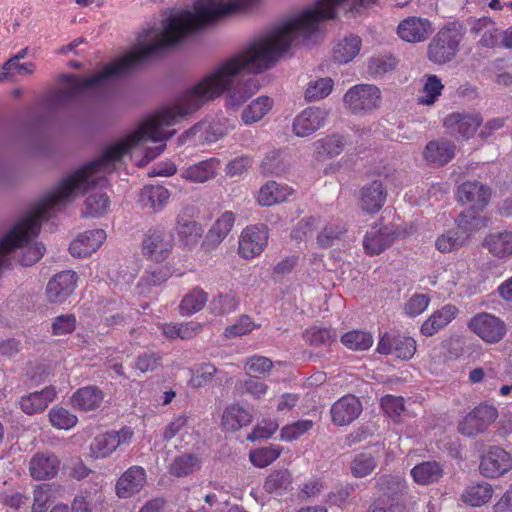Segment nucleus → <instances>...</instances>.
Instances as JSON below:
<instances>
[{"mask_svg": "<svg viewBox=\"0 0 512 512\" xmlns=\"http://www.w3.org/2000/svg\"><path fill=\"white\" fill-rule=\"evenodd\" d=\"M379 0H317L300 13L272 27L255 38L242 52L221 63L192 87L182 93L173 106L144 120L139 127L119 142L107 147L100 157L86 163L40 199V223L50 218L55 210L70 203L77 195L102 181L101 173H110L115 163L141 141L159 143L145 150L140 165L144 166L160 155L165 141L176 130L166 131L193 114L206 103L227 91L226 105L241 106L259 89L254 78H243V73H261L272 68L289 48L302 43L319 30L322 23L339 15L357 17L364 14Z\"/></svg>", "mask_w": 512, "mask_h": 512, "instance_id": "f257e3e1", "label": "nucleus"}, {"mask_svg": "<svg viewBox=\"0 0 512 512\" xmlns=\"http://www.w3.org/2000/svg\"><path fill=\"white\" fill-rule=\"evenodd\" d=\"M257 1L196 0L194 11L178 12L165 19L160 26L142 31L136 48L101 72L88 78L61 75V81L68 85L66 88L53 91L48 97V103L55 107L64 106L86 92L105 88L110 78L129 73L152 55L179 44L191 32L208 26L228 14L250 9Z\"/></svg>", "mask_w": 512, "mask_h": 512, "instance_id": "f03ea898", "label": "nucleus"}, {"mask_svg": "<svg viewBox=\"0 0 512 512\" xmlns=\"http://www.w3.org/2000/svg\"><path fill=\"white\" fill-rule=\"evenodd\" d=\"M381 100L380 89L372 84L354 85L343 96L346 109L355 115H366L377 110Z\"/></svg>", "mask_w": 512, "mask_h": 512, "instance_id": "7ed1b4c3", "label": "nucleus"}, {"mask_svg": "<svg viewBox=\"0 0 512 512\" xmlns=\"http://www.w3.org/2000/svg\"><path fill=\"white\" fill-rule=\"evenodd\" d=\"M461 40L462 35L455 27L440 29L428 45V59L439 65L450 62L459 51Z\"/></svg>", "mask_w": 512, "mask_h": 512, "instance_id": "20e7f679", "label": "nucleus"}, {"mask_svg": "<svg viewBox=\"0 0 512 512\" xmlns=\"http://www.w3.org/2000/svg\"><path fill=\"white\" fill-rule=\"evenodd\" d=\"M469 329L484 342H500L506 335V324L490 313H478L468 322Z\"/></svg>", "mask_w": 512, "mask_h": 512, "instance_id": "39448f33", "label": "nucleus"}, {"mask_svg": "<svg viewBox=\"0 0 512 512\" xmlns=\"http://www.w3.org/2000/svg\"><path fill=\"white\" fill-rule=\"evenodd\" d=\"M498 417L497 409L488 404H481L468 413L458 424V431L464 436H475L484 432Z\"/></svg>", "mask_w": 512, "mask_h": 512, "instance_id": "423d86ee", "label": "nucleus"}, {"mask_svg": "<svg viewBox=\"0 0 512 512\" xmlns=\"http://www.w3.org/2000/svg\"><path fill=\"white\" fill-rule=\"evenodd\" d=\"M512 469V456L498 446H492L482 455L479 470L484 477L496 478Z\"/></svg>", "mask_w": 512, "mask_h": 512, "instance_id": "0eeeda50", "label": "nucleus"}, {"mask_svg": "<svg viewBox=\"0 0 512 512\" xmlns=\"http://www.w3.org/2000/svg\"><path fill=\"white\" fill-rule=\"evenodd\" d=\"M330 110L312 106L304 109L293 120V133L298 137H307L324 126Z\"/></svg>", "mask_w": 512, "mask_h": 512, "instance_id": "6e6552de", "label": "nucleus"}, {"mask_svg": "<svg viewBox=\"0 0 512 512\" xmlns=\"http://www.w3.org/2000/svg\"><path fill=\"white\" fill-rule=\"evenodd\" d=\"M268 242V232L264 225H251L246 227L240 236L239 254L251 259L260 255Z\"/></svg>", "mask_w": 512, "mask_h": 512, "instance_id": "1a4fd4ad", "label": "nucleus"}, {"mask_svg": "<svg viewBox=\"0 0 512 512\" xmlns=\"http://www.w3.org/2000/svg\"><path fill=\"white\" fill-rule=\"evenodd\" d=\"M456 195L463 205H469L472 210L482 211L490 200L491 190L480 181H465L458 186Z\"/></svg>", "mask_w": 512, "mask_h": 512, "instance_id": "9d476101", "label": "nucleus"}, {"mask_svg": "<svg viewBox=\"0 0 512 512\" xmlns=\"http://www.w3.org/2000/svg\"><path fill=\"white\" fill-rule=\"evenodd\" d=\"M482 121L478 113L454 112L444 119V126L455 138L469 139L476 133Z\"/></svg>", "mask_w": 512, "mask_h": 512, "instance_id": "9b49d317", "label": "nucleus"}, {"mask_svg": "<svg viewBox=\"0 0 512 512\" xmlns=\"http://www.w3.org/2000/svg\"><path fill=\"white\" fill-rule=\"evenodd\" d=\"M387 189L381 180H373L358 191V205L364 212L375 214L384 206Z\"/></svg>", "mask_w": 512, "mask_h": 512, "instance_id": "f8f14e48", "label": "nucleus"}, {"mask_svg": "<svg viewBox=\"0 0 512 512\" xmlns=\"http://www.w3.org/2000/svg\"><path fill=\"white\" fill-rule=\"evenodd\" d=\"M77 275L73 271H62L51 278L46 286L48 300L52 303L65 302L74 292Z\"/></svg>", "mask_w": 512, "mask_h": 512, "instance_id": "ddd939ff", "label": "nucleus"}, {"mask_svg": "<svg viewBox=\"0 0 512 512\" xmlns=\"http://www.w3.org/2000/svg\"><path fill=\"white\" fill-rule=\"evenodd\" d=\"M173 241L171 236L162 230H149L143 240V251L152 260L161 262L171 253Z\"/></svg>", "mask_w": 512, "mask_h": 512, "instance_id": "4468645a", "label": "nucleus"}, {"mask_svg": "<svg viewBox=\"0 0 512 512\" xmlns=\"http://www.w3.org/2000/svg\"><path fill=\"white\" fill-rule=\"evenodd\" d=\"M433 32L431 22L425 18L411 16L401 21L397 27L399 37L410 43L426 40Z\"/></svg>", "mask_w": 512, "mask_h": 512, "instance_id": "2eb2a0df", "label": "nucleus"}, {"mask_svg": "<svg viewBox=\"0 0 512 512\" xmlns=\"http://www.w3.org/2000/svg\"><path fill=\"white\" fill-rule=\"evenodd\" d=\"M146 484V471L141 466H132L117 480L115 490L119 498H130L139 493Z\"/></svg>", "mask_w": 512, "mask_h": 512, "instance_id": "dca6fc26", "label": "nucleus"}, {"mask_svg": "<svg viewBox=\"0 0 512 512\" xmlns=\"http://www.w3.org/2000/svg\"><path fill=\"white\" fill-rule=\"evenodd\" d=\"M362 412V404L354 395H346L337 400L331 407L334 424L345 426L352 423Z\"/></svg>", "mask_w": 512, "mask_h": 512, "instance_id": "f3484780", "label": "nucleus"}, {"mask_svg": "<svg viewBox=\"0 0 512 512\" xmlns=\"http://www.w3.org/2000/svg\"><path fill=\"white\" fill-rule=\"evenodd\" d=\"M397 236L398 233L393 226L376 225L367 232L363 241L364 249L371 255L380 254L391 245Z\"/></svg>", "mask_w": 512, "mask_h": 512, "instance_id": "a211bd4d", "label": "nucleus"}, {"mask_svg": "<svg viewBox=\"0 0 512 512\" xmlns=\"http://www.w3.org/2000/svg\"><path fill=\"white\" fill-rule=\"evenodd\" d=\"M106 232L103 229H95L80 234L69 246L72 256L77 258L90 256L105 241Z\"/></svg>", "mask_w": 512, "mask_h": 512, "instance_id": "6ab92c4d", "label": "nucleus"}, {"mask_svg": "<svg viewBox=\"0 0 512 512\" xmlns=\"http://www.w3.org/2000/svg\"><path fill=\"white\" fill-rule=\"evenodd\" d=\"M235 215L231 211H225L213 224L206 234L202 243L205 251H210L218 247L228 236L235 223Z\"/></svg>", "mask_w": 512, "mask_h": 512, "instance_id": "aec40b11", "label": "nucleus"}, {"mask_svg": "<svg viewBox=\"0 0 512 512\" xmlns=\"http://www.w3.org/2000/svg\"><path fill=\"white\" fill-rule=\"evenodd\" d=\"M60 468V460L51 453H37L29 463V472L36 480H46L55 477Z\"/></svg>", "mask_w": 512, "mask_h": 512, "instance_id": "412c9836", "label": "nucleus"}, {"mask_svg": "<svg viewBox=\"0 0 512 512\" xmlns=\"http://www.w3.org/2000/svg\"><path fill=\"white\" fill-rule=\"evenodd\" d=\"M219 165V159L209 158L184 168L181 177L192 183H205L216 177Z\"/></svg>", "mask_w": 512, "mask_h": 512, "instance_id": "4be33fe9", "label": "nucleus"}, {"mask_svg": "<svg viewBox=\"0 0 512 512\" xmlns=\"http://www.w3.org/2000/svg\"><path fill=\"white\" fill-rule=\"evenodd\" d=\"M459 310L455 305L447 304L435 311L421 326V333L425 336H432L440 329L448 325L458 314Z\"/></svg>", "mask_w": 512, "mask_h": 512, "instance_id": "5701e85b", "label": "nucleus"}, {"mask_svg": "<svg viewBox=\"0 0 512 512\" xmlns=\"http://www.w3.org/2000/svg\"><path fill=\"white\" fill-rule=\"evenodd\" d=\"M253 420V415L248 408L240 404L228 406L222 415V426L227 431H237L244 426L249 425Z\"/></svg>", "mask_w": 512, "mask_h": 512, "instance_id": "b1692460", "label": "nucleus"}, {"mask_svg": "<svg viewBox=\"0 0 512 512\" xmlns=\"http://www.w3.org/2000/svg\"><path fill=\"white\" fill-rule=\"evenodd\" d=\"M56 396L54 387H46L41 391L30 393L21 398L20 406L24 413L32 415L42 412Z\"/></svg>", "mask_w": 512, "mask_h": 512, "instance_id": "393cba45", "label": "nucleus"}, {"mask_svg": "<svg viewBox=\"0 0 512 512\" xmlns=\"http://www.w3.org/2000/svg\"><path fill=\"white\" fill-rule=\"evenodd\" d=\"M169 191L160 185L144 186L139 195V202L143 208L158 212L167 204Z\"/></svg>", "mask_w": 512, "mask_h": 512, "instance_id": "a878e982", "label": "nucleus"}, {"mask_svg": "<svg viewBox=\"0 0 512 512\" xmlns=\"http://www.w3.org/2000/svg\"><path fill=\"white\" fill-rule=\"evenodd\" d=\"M103 399V392L98 387L91 385L78 389L73 394L71 402L73 407L79 410L92 411L100 407Z\"/></svg>", "mask_w": 512, "mask_h": 512, "instance_id": "bb28decb", "label": "nucleus"}, {"mask_svg": "<svg viewBox=\"0 0 512 512\" xmlns=\"http://www.w3.org/2000/svg\"><path fill=\"white\" fill-rule=\"evenodd\" d=\"M292 194V189L276 181L266 182L258 192V203L261 206H272L284 202Z\"/></svg>", "mask_w": 512, "mask_h": 512, "instance_id": "cd10ccee", "label": "nucleus"}, {"mask_svg": "<svg viewBox=\"0 0 512 512\" xmlns=\"http://www.w3.org/2000/svg\"><path fill=\"white\" fill-rule=\"evenodd\" d=\"M444 474L441 464L437 461H424L411 470L413 480L419 485H430L438 482Z\"/></svg>", "mask_w": 512, "mask_h": 512, "instance_id": "c85d7f7f", "label": "nucleus"}, {"mask_svg": "<svg viewBox=\"0 0 512 512\" xmlns=\"http://www.w3.org/2000/svg\"><path fill=\"white\" fill-rule=\"evenodd\" d=\"M484 247L498 258H505L512 255V232H493L485 237Z\"/></svg>", "mask_w": 512, "mask_h": 512, "instance_id": "c756f323", "label": "nucleus"}, {"mask_svg": "<svg viewBox=\"0 0 512 512\" xmlns=\"http://www.w3.org/2000/svg\"><path fill=\"white\" fill-rule=\"evenodd\" d=\"M492 496V486L487 482H479L467 486L461 495V499L471 507H481L487 504Z\"/></svg>", "mask_w": 512, "mask_h": 512, "instance_id": "7c9ffc66", "label": "nucleus"}, {"mask_svg": "<svg viewBox=\"0 0 512 512\" xmlns=\"http://www.w3.org/2000/svg\"><path fill=\"white\" fill-rule=\"evenodd\" d=\"M455 154V145L449 141H430L425 147L426 160L442 166L448 163Z\"/></svg>", "mask_w": 512, "mask_h": 512, "instance_id": "2f4dec72", "label": "nucleus"}, {"mask_svg": "<svg viewBox=\"0 0 512 512\" xmlns=\"http://www.w3.org/2000/svg\"><path fill=\"white\" fill-rule=\"evenodd\" d=\"M175 231L179 241L186 247L196 245L203 232L199 223L181 215L177 216Z\"/></svg>", "mask_w": 512, "mask_h": 512, "instance_id": "473e14b6", "label": "nucleus"}, {"mask_svg": "<svg viewBox=\"0 0 512 512\" xmlns=\"http://www.w3.org/2000/svg\"><path fill=\"white\" fill-rule=\"evenodd\" d=\"M273 99L268 96H260L253 100L241 114V119L246 125L260 121L273 107Z\"/></svg>", "mask_w": 512, "mask_h": 512, "instance_id": "72a5a7b5", "label": "nucleus"}, {"mask_svg": "<svg viewBox=\"0 0 512 512\" xmlns=\"http://www.w3.org/2000/svg\"><path fill=\"white\" fill-rule=\"evenodd\" d=\"M361 48V39L351 35L340 40L333 48V58L340 64H345L354 59Z\"/></svg>", "mask_w": 512, "mask_h": 512, "instance_id": "f704fd0d", "label": "nucleus"}, {"mask_svg": "<svg viewBox=\"0 0 512 512\" xmlns=\"http://www.w3.org/2000/svg\"><path fill=\"white\" fill-rule=\"evenodd\" d=\"M292 484L291 473L287 469L272 471L264 481V490L269 494L283 495Z\"/></svg>", "mask_w": 512, "mask_h": 512, "instance_id": "c9c22d12", "label": "nucleus"}, {"mask_svg": "<svg viewBox=\"0 0 512 512\" xmlns=\"http://www.w3.org/2000/svg\"><path fill=\"white\" fill-rule=\"evenodd\" d=\"M235 389L239 394H247L254 400L264 399L269 392V386L256 375H250L245 379L238 380L235 384Z\"/></svg>", "mask_w": 512, "mask_h": 512, "instance_id": "e433bc0d", "label": "nucleus"}, {"mask_svg": "<svg viewBox=\"0 0 512 512\" xmlns=\"http://www.w3.org/2000/svg\"><path fill=\"white\" fill-rule=\"evenodd\" d=\"M478 212L477 210L470 209L462 212L458 217L457 230L467 236V241L473 232L487 226V218L480 216Z\"/></svg>", "mask_w": 512, "mask_h": 512, "instance_id": "4c0bfd02", "label": "nucleus"}, {"mask_svg": "<svg viewBox=\"0 0 512 512\" xmlns=\"http://www.w3.org/2000/svg\"><path fill=\"white\" fill-rule=\"evenodd\" d=\"M238 305L237 293L229 290L214 296L210 302V309L213 314L223 316L236 311Z\"/></svg>", "mask_w": 512, "mask_h": 512, "instance_id": "58836bf2", "label": "nucleus"}, {"mask_svg": "<svg viewBox=\"0 0 512 512\" xmlns=\"http://www.w3.org/2000/svg\"><path fill=\"white\" fill-rule=\"evenodd\" d=\"M201 328L202 325L197 322L170 323L162 326V332L164 336L169 339L180 338L182 340H188L197 336Z\"/></svg>", "mask_w": 512, "mask_h": 512, "instance_id": "ea45409f", "label": "nucleus"}, {"mask_svg": "<svg viewBox=\"0 0 512 512\" xmlns=\"http://www.w3.org/2000/svg\"><path fill=\"white\" fill-rule=\"evenodd\" d=\"M207 301L208 294L200 288H194L183 297L179 305L180 313L189 316L199 312L204 308Z\"/></svg>", "mask_w": 512, "mask_h": 512, "instance_id": "a19ab883", "label": "nucleus"}, {"mask_svg": "<svg viewBox=\"0 0 512 512\" xmlns=\"http://www.w3.org/2000/svg\"><path fill=\"white\" fill-rule=\"evenodd\" d=\"M346 138L341 134H332L316 142L317 154L322 157L333 158L342 153Z\"/></svg>", "mask_w": 512, "mask_h": 512, "instance_id": "79ce46f5", "label": "nucleus"}, {"mask_svg": "<svg viewBox=\"0 0 512 512\" xmlns=\"http://www.w3.org/2000/svg\"><path fill=\"white\" fill-rule=\"evenodd\" d=\"M119 445L120 440L118 435L107 432L94 438L90 450L94 457L104 458L110 455Z\"/></svg>", "mask_w": 512, "mask_h": 512, "instance_id": "37998d69", "label": "nucleus"}, {"mask_svg": "<svg viewBox=\"0 0 512 512\" xmlns=\"http://www.w3.org/2000/svg\"><path fill=\"white\" fill-rule=\"evenodd\" d=\"M377 458L370 452L357 454L350 464L351 473L356 478H363L377 467Z\"/></svg>", "mask_w": 512, "mask_h": 512, "instance_id": "c03bdc74", "label": "nucleus"}, {"mask_svg": "<svg viewBox=\"0 0 512 512\" xmlns=\"http://www.w3.org/2000/svg\"><path fill=\"white\" fill-rule=\"evenodd\" d=\"M200 468L199 459L192 454L176 457L169 467V472L175 477H186Z\"/></svg>", "mask_w": 512, "mask_h": 512, "instance_id": "a18cd8bd", "label": "nucleus"}, {"mask_svg": "<svg viewBox=\"0 0 512 512\" xmlns=\"http://www.w3.org/2000/svg\"><path fill=\"white\" fill-rule=\"evenodd\" d=\"M347 232L345 224L340 222L328 223L317 236V243L322 248L333 246L336 241L341 240Z\"/></svg>", "mask_w": 512, "mask_h": 512, "instance_id": "49530a36", "label": "nucleus"}, {"mask_svg": "<svg viewBox=\"0 0 512 512\" xmlns=\"http://www.w3.org/2000/svg\"><path fill=\"white\" fill-rule=\"evenodd\" d=\"M467 236L465 234H461L457 229L450 230L442 235H440L436 242V248L438 251L442 253H449L454 250H458L464 245L467 244Z\"/></svg>", "mask_w": 512, "mask_h": 512, "instance_id": "de8ad7c7", "label": "nucleus"}, {"mask_svg": "<svg viewBox=\"0 0 512 512\" xmlns=\"http://www.w3.org/2000/svg\"><path fill=\"white\" fill-rule=\"evenodd\" d=\"M83 217H99L108 211L110 200L104 193H93L85 200Z\"/></svg>", "mask_w": 512, "mask_h": 512, "instance_id": "09e8293b", "label": "nucleus"}, {"mask_svg": "<svg viewBox=\"0 0 512 512\" xmlns=\"http://www.w3.org/2000/svg\"><path fill=\"white\" fill-rule=\"evenodd\" d=\"M341 342L351 350L362 351L367 350L372 346L373 337L368 332L353 330L345 333L341 337Z\"/></svg>", "mask_w": 512, "mask_h": 512, "instance_id": "8fccbe9b", "label": "nucleus"}, {"mask_svg": "<svg viewBox=\"0 0 512 512\" xmlns=\"http://www.w3.org/2000/svg\"><path fill=\"white\" fill-rule=\"evenodd\" d=\"M333 85L334 82L330 77L311 81L306 88L305 99L310 102L319 101L331 93Z\"/></svg>", "mask_w": 512, "mask_h": 512, "instance_id": "3c124183", "label": "nucleus"}, {"mask_svg": "<svg viewBox=\"0 0 512 512\" xmlns=\"http://www.w3.org/2000/svg\"><path fill=\"white\" fill-rule=\"evenodd\" d=\"M192 376L189 385L193 388L206 386L213 380L217 368L211 363H203L191 370Z\"/></svg>", "mask_w": 512, "mask_h": 512, "instance_id": "603ef678", "label": "nucleus"}, {"mask_svg": "<svg viewBox=\"0 0 512 512\" xmlns=\"http://www.w3.org/2000/svg\"><path fill=\"white\" fill-rule=\"evenodd\" d=\"M51 425L57 429L68 430L77 423V417L63 407H55L48 414Z\"/></svg>", "mask_w": 512, "mask_h": 512, "instance_id": "864d4df0", "label": "nucleus"}, {"mask_svg": "<svg viewBox=\"0 0 512 512\" xmlns=\"http://www.w3.org/2000/svg\"><path fill=\"white\" fill-rule=\"evenodd\" d=\"M282 449L278 446H270L257 449L250 453L251 463L259 468H264L274 462L281 454Z\"/></svg>", "mask_w": 512, "mask_h": 512, "instance_id": "5fc2aeb1", "label": "nucleus"}, {"mask_svg": "<svg viewBox=\"0 0 512 512\" xmlns=\"http://www.w3.org/2000/svg\"><path fill=\"white\" fill-rule=\"evenodd\" d=\"M273 361L265 356L254 355L248 357L244 364V370L248 376L250 375H263L266 376L272 370Z\"/></svg>", "mask_w": 512, "mask_h": 512, "instance_id": "6e6d98bb", "label": "nucleus"}, {"mask_svg": "<svg viewBox=\"0 0 512 512\" xmlns=\"http://www.w3.org/2000/svg\"><path fill=\"white\" fill-rule=\"evenodd\" d=\"M416 352V341L409 336H394L393 352L396 357L403 360L411 359Z\"/></svg>", "mask_w": 512, "mask_h": 512, "instance_id": "4d7b16f0", "label": "nucleus"}, {"mask_svg": "<svg viewBox=\"0 0 512 512\" xmlns=\"http://www.w3.org/2000/svg\"><path fill=\"white\" fill-rule=\"evenodd\" d=\"M443 87L441 80L436 75L428 76L423 87V95L419 98V102L427 105L433 104L436 98L441 94Z\"/></svg>", "mask_w": 512, "mask_h": 512, "instance_id": "13d9d810", "label": "nucleus"}, {"mask_svg": "<svg viewBox=\"0 0 512 512\" xmlns=\"http://www.w3.org/2000/svg\"><path fill=\"white\" fill-rule=\"evenodd\" d=\"M312 420H299L281 429L280 437L285 441H293L313 428Z\"/></svg>", "mask_w": 512, "mask_h": 512, "instance_id": "bf43d9fd", "label": "nucleus"}, {"mask_svg": "<svg viewBox=\"0 0 512 512\" xmlns=\"http://www.w3.org/2000/svg\"><path fill=\"white\" fill-rule=\"evenodd\" d=\"M305 339L314 347L328 346L334 341L330 329L312 327L305 332Z\"/></svg>", "mask_w": 512, "mask_h": 512, "instance_id": "052dcab7", "label": "nucleus"}, {"mask_svg": "<svg viewBox=\"0 0 512 512\" xmlns=\"http://www.w3.org/2000/svg\"><path fill=\"white\" fill-rule=\"evenodd\" d=\"M190 427L188 425V417L185 415H179L170 421L163 432V439L165 441H171L176 436H183L188 433Z\"/></svg>", "mask_w": 512, "mask_h": 512, "instance_id": "680f3d73", "label": "nucleus"}, {"mask_svg": "<svg viewBox=\"0 0 512 512\" xmlns=\"http://www.w3.org/2000/svg\"><path fill=\"white\" fill-rule=\"evenodd\" d=\"M256 327L257 325L252 322L249 316L242 315L234 324L226 327L224 335L226 338L240 337L250 333Z\"/></svg>", "mask_w": 512, "mask_h": 512, "instance_id": "e2e57ef3", "label": "nucleus"}, {"mask_svg": "<svg viewBox=\"0 0 512 512\" xmlns=\"http://www.w3.org/2000/svg\"><path fill=\"white\" fill-rule=\"evenodd\" d=\"M404 480L399 476L382 475L377 480V487L388 497L401 492L404 489Z\"/></svg>", "mask_w": 512, "mask_h": 512, "instance_id": "0e129e2a", "label": "nucleus"}, {"mask_svg": "<svg viewBox=\"0 0 512 512\" xmlns=\"http://www.w3.org/2000/svg\"><path fill=\"white\" fill-rule=\"evenodd\" d=\"M318 224L319 219L317 217H305L298 222L297 226L292 231L291 236L296 240H304L311 237L317 229Z\"/></svg>", "mask_w": 512, "mask_h": 512, "instance_id": "69168bd1", "label": "nucleus"}, {"mask_svg": "<svg viewBox=\"0 0 512 512\" xmlns=\"http://www.w3.org/2000/svg\"><path fill=\"white\" fill-rule=\"evenodd\" d=\"M50 485L49 484H41L34 489L33 492V512H46L49 507L50 502Z\"/></svg>", "mask_w": 512, "mask_h": 512, "instance_id": "338daca9", "label": "nucleus"}, {"mask_svg": "<svg viewBox=\"0 0 512 512\" xmlns=\"http://www.w3.org/2000/svg\"><path fill=\"white\" fill-rule=\"evenodd\" d=\"M228 132L227 126L224 122L213 121L205 123L203 127V141L206 143H214L224 137Z\"/></svg>", "mask_w": 512, "mask_h": 512, "instance_id": "774afa93", "label": "nucleus"}]
</instances>
